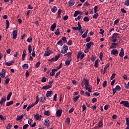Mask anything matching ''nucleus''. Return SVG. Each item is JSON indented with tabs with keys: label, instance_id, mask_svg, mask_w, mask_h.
Wrapping results in <instances>:
<instances>
[{
	"label": "nucleus",
	"instance_id": "1",
	"mask_svg": "<svg viewBox=\"0 0 129 129\" xmlns=\"http://www.w3.org/2000/svg\"><path fill=\"white\" fill-rule=\"evenodd\" d=\"M73 30L74 31H78L79 33H84L85 31L82 29V27H81V25H80V22H78V26L72 27Z\"/></svg>",
	"mask_w": 129,
	"mask_h": 129
},
{
	"label": "nucleus",
	"instance_id": "2",
	"mask_svg": "<svg viewBox=\"0 0 129 129\" xmlns=\"http://www.w3.org/2000/svg\"><path fill=\"white\" fill-rule=\"evenodd\" d=\"M85 88L86 90H88V92H92L91 90H92V88L89 87V80L88 79L85 80Z\"/></svg>",
	"mask_w": 129,
	"mask_h": 129
},
{
	"label": "nucleus",
	"instance_id": "3",
	"mask_svg": "<svg viewBox=\"0 0 129 129\" xmlns=\"http://www.w3.org/2000/svg\"><path fill=\"white\" fill-rule=\"evenodd\" d=\"M120 89H121V88H120V86L118 85H117L116 86V87L115 88L113 89V90H113V95H114V94H115V93L116 92V90L117 91H120Z\"/></svg>",
	"mask_w": 129,
	"mask_h": 129
},
{
	"label": "nucleus",
	"instance_id": "4",
	"mask_svg": "<svg viewBox=\"0 0 129 129\" xmlns=\"http://www.w3.org/2000/svg\"><path fill=\"white\" fill-rule=\"evenodd\" d=\"M120 104H123L126 107H129V103L127 101H122L120 103Z\"/></svg>",
	"mask_w": 129,
	"mask_h": 129
},
{
	"label": "nucleus",
	"instance_id": "5",
	"mask_svg": "<svg viewBox=\"0 0 129 129\" xmlns=\"http://www.w3.org/2000/svg\"><path fill=\"white\" fill-rule=\"evenodd\" d=\"M85 56V55H84V54H82V52L80 51L78 52V55H77L78 59H79V58H80V59H82L83 58H84Z\"/></svg>",
	"mask_w": 129,
	"mask_h": 129
},
{
	"label": "nucleus",
	"instance_id": "6",
	"mask_svg": "<svg viewBox=\"0 0 129 129\" xmlns=\"http://www.w3.org/2000/svg\"><path fill=\"white\" fill-rule=\"evenodd\" d=\"M50 54H51V50L49 49V47H47L46 51L45 52L44 54V56H50Z\"/></svg>",
	"mask_w": 129,
	"mask_h": 129
},
{
	"label": "nucleus",
	"instance_id": "7",
	"mask_svg": "<svg viewBox=\"0 0 129 129\" xmlns=\"http://www.w3.org/2000/svg\"><path fill=\"white\" fill-rule=\"evenodd\" d=\"M7 72L6 71V70L3 69L2 72L0 73V76L2 78H5V76H6V73Z\"/></svg>",
	"mask_w": 129,
	"mask_h": 129
},
{
	"label": "nucleus",
	"instance_id": "8",
	"mask_svg": "<svg viewBox=\"0 0 129 129\" xmlns=\"http://www.w3.org/2000/svg\"><path fill=\"white\" fill-rule=\"evenodd\" d=\"M62 110H57L56 114L57 117H60L62 115Z\"/></svg>",
	"mask_w": 129,
	"mask_h": 129
},
{
	"label": "nucleus",
	"instance_id": "9",
	"mask_svg": "<svg viewBox=\"0 0 129 129\" xmlns=\"http://www.w3.org/2000/svg\"><path fill=\"white\" fill-rule=\"evenodd\" d=\"M111 54H112V55H116L118 54V50L117 49H113L111 51Z\"/></svg>",
	"mask_w": 129,
	"mask_h": 129
},
{
	"label": "nucleus",
	"instance_id": "10",
	"mask_svg": "<svg viewBox=\"0 0 129 129\" xmlns=\"http://www.w3.org/2000/svg\"><path fill=\"white\" fill-rule=\"evenodd\" d=\"M44 123L46 126H50V121L48 119H45Z\"/></svg>",
	"mask_w": 129,
	"mask_h": 129
},
{
	"label": "nucleus",
	"instance_id": "11",
	"mask_svg": "<svg viewBox=\"0 0 129 129\" xmlns=\"http://www.w3.org/2000/svg\"><path fill=\"white\" fill-rule=\"evenodd\" d=\"M53 94V91H48L46 92V97H51V95Z\"/></svg>",
	"mask_w": 129,
	"mask_h": 129
},
{
	"label": "nucleus",
	"instance_id": "12",
	"mask_svg": "<svg viewBox=\"0 0 129 129\" xmlns=\"http://www.w3.org/2000/svg\"><path fill=\"white\" fill-rule=\"evenodd\" d=\"M92 45H94V43L92 42H90L89 43H87L86 47L88 49H90Z\"/></svg>",
	"mask_w": 129,
	"mask_h": 129
},
{
	"label": "nucleus",
	"instance_id": "13",
	"mask_svg": "<svg viewBox=\"0 0 129 129\" xmlns=\"http://www.w3.org/2000/svg\"><path fill=\"white\" fill-rule=\"evenodd\" d=\"M6 100H7V98H6V97L2 98L0 100L1 105H3V104H4V103L6 102Z\"/></svg>",
	"mask_w": 129,
	"mask_h": 129
},
{
	"label": "nucleus",
	"instance_id": "14",
	"mask_svg": "<svg viewBox=\"0 0 129 129\" xmlns=\"http://www.w3.org/2000/svg\"><path fill=\"white\" fill-rule=\"evenodd\" d=\"M124 55V51L123 50V48H122L121 49L120 52L119 54V56H120V57H121V58H122Z\"/></svg>",
	"mask_w": 129,
	"mask_h": 129
},
{
	"label": "nucleus",
	"instance_id": "15",
	"mask_svg": "<svg viewBox=\"0 0 129 129\" xmlns=\"http://www.w3.org/2000/svg\"><path fill=\"white\" fill-rule=\"evenodd\" d=\"M116 45H117V43H115V42L112 43L111 46L109 48V49H115L116 48V47L115 46H116Z\"/></svg>",
	"mask_w": 129,
	"mask_h": 129
},
{
	"label": "nucleus",
	"instance_id": "16",
	"mask_svg": "<svg viewBox=\"0 0 129 129\" xmlns=\"http://www.w3.org/2000/svg\"><path fill=\"white\" fill-rule=\"evenodd\" d=\"M75 4V1L74 0H70L69 2V6H70L71 7H72V6H74Z\"/></svg>",
	"mask_w": 129,
	"mask_h": 129
},
{
	"label": "nucleus",
	"instance_id": "17",
	"mask_svg": "<svg viewBox=\"0 0 129 129\" xmlns=\"http://www.w3.org/2000/svg\"><path fill=\"white\" fill-rule=\"evenodd\" d=\"M58 10V9L57 8V7H56V6H53L52 8H51V12L52 13H56V12H57V10Z\"/></svg>",
	"mask_w": 129,
	"mask_h": 129
},
{
	"label": "nucleus",
	"instance_id": "18",
	"mask_svg": "<svg viewBox=\"0 0 129 129\" xmlns=\"http://www.w3.org/2000/svg\"><path fill=\"white\" fill-rule=\"evenodd\" d=\"M26 55H27V50H26V49H24L22 54V60H25V57H26Z\"/></svg>",
	"mask_w": 129,
	"mask_h": 129
},
{
	"label": "nucleus",
	"instance_id": "19",
	"mask_svg": "<svg viewBox=\"0 0 129 129\" xmlns=\"http://www.w3.org/2000/svg\"><path fill=\"white\" fill-rule=\"evenodd\" d=\"M45 100H46V96H42V97L40 98V101L42 103H44Z\"/></svg>",
	"mask_w": 129,
	"mask_h": 129
},
{
	"label": "nucleus",
	"instance_id": "20",
	"mask_svg": "<svg viewBox=\"0 0 129 129\" xmlns=\"http://www.w3.org/2000/svg\"><path fill=\"white\" fill-rule=\"evenodd\" d=\"M51 87H52V85L44 86L42 87V89L43 90L49 89V88H51Z\"/></svg>",
	"mask_w": 129,
	"mask_h": 129
},
{
	"label": "nucleus",
	"instance_id": "21",
	"mask_svg": "<svg viewBox=\"0 0 129 129\" xmlns=\"http://www.w3.org/2000/svg\"><path fill=\"white\" fill-rule=\"evenodd\" d=\"M57 69H53L52 70L51 72L50 73V76H54V75L55 74V72L57 71Z\"/></svg>",
	"mask_w": 129,
	"mask_h": 129
},
{
	"label": "nucleus",
	"instance_id": "22",
	"mask_svg": "<svg viewBox=\"0 0 129 129\" xmlns=\"http://www.w3.org/2000/svg\"><path fill=\"white\" fill-rule=\"evenodd\" d=\"M56 28V24H53V25H52L50 27V30L51 31H53L55 30V29Z\"/></svg>",
	"mask_w": 129,
	"mask_h": 129
},
{
	"label": "nucleus",
	"instance_id": "23",
	"mask_svg": "<svg viewBox=\"0 0 129 129\" xmlns=\"http://www.w3.org/2000/svg\"><path fill=\"white\" fill-rule=\"evenodd\" d=\"M34 105H35V104H32L28 106L26 109L27 111H29V110H30V109H31V108H32V107H34Z\"/></svg>",
	"mask_w": 129,
	"mask_h": 129
},
{
	"label": "nucleus",
	"instance_id": "24",
	"mask_svg": "<svg viewBox=\"0 0 129 129\" xmlns=\"http://www.w3.org/2000/svg\"><path fill=\"white\" fill-rule=\"evenodd\" d=\"M23 117H24V115H21V116H18L16 119L17 121L19 120H21V119H23Z\"/></svg>",
	"mask_w": 129,
	"mask_h": 129
},
{
	"label": "nucleus",
	"instance_id": "25",
	"mask_svg": "<svg viewBox=\"0 0 129 129\" xmlns=\"http://www.w3.org/2000/svg\"><path fill=\"white\" fill-rule=\"evenodd\" d=\"M23 68L24 69H28L29 68V64L28 63H24L22 66Z\"/></svg>",
	"mask_w": 129,
	"mask_h": 129
},
{
	"label": "nucleus",
	"instance_id": "26",
	"mask_svg": "<svg viewBox=\"0 0 129 129\" xmlns=\"http://www.w3.org/2000/svg\"><path fill=\"white\" fill-rule=\"evenodd\" d=\"M14 63V60H12L10 62H6V65H7V66H11V65H13Z\"/></svg>",
	"mask_w": 129,
	"mask_h": 129
},
{
	"label": "nucleus",
	"instance_id": "27",
	"mask_svg": "<svg viewBox=\"0 0 129 129\" xmlns=\"http://www.w3.org/2000/svg\"><path fill=\"white\" fill-rule=\"evenodd\" d=\"M34 118H35L36 120H38V119H40V115H39V114L36 113L34 115Z\"/></svg>",
	"mask_w": 129,
	"mask_h": 129
},
{
	"label": "nucleus",
	"instance_id": "28",
	"mask_svg": "<svg viewBox=\"0 0 129 129\" xmlns=\"http://www.w3.org/2000/svg\"><path fill=\"white\" fill-rule=\"evenodd\" d=\"M14 104L13 101H11L10 102H8L6 104V106H10V105H12V104Z\"/></svg>",
	"mask_w": 129,
	"mask_h": 129
},
{
	"label": "nucleus",
	"instance_id": "29",
	"mask_svg": "<svg viewBox=\"0 0 129 129\" xmlns=\"http://www.w3.org/2000/svg\"><path fill=\"white\" fill-rule=\"evenodd\" d=\"M12 92H10L9 93L7 97V100H10V99H11V96H12Z\"/></svg>",
	"mask_w": 129,
	"mask_h": 129
},
{
	"label": "nucleus",
	"instance_id": "30",
	"mask_svg": "<svg viewBox=\"0 0 129 129\" xmlns=\"http://www.w3.org/2000/svg\"><path fill=\"white\" fill-rule=\"evenodd\" d=\"M27 41L28 43H32V42H33V38L30 37L27 39Z\"/></svg>",
	"mask_w": 129,
	"mask_h": 129
},
{
	"label": "nucleus",
	"instance_id": "31",
	"mask_svg": "<svg viewBox=\"0 0 129 129\" xmlns=\"http://www.w3.org/2000/svg\"><path fill=\"white\" fill-rule=\"evenodd\" d=\"M94 66L96 68H97V67H98V59H96L95 60Z\"/></svg>",
	"mask_w": 129,
	"mask_h": 129
},
{
	"label": "nucleus",
	"instance_id": "32",
	"mask_svg": "<svg viewBox=\"0 0 129 129\" xmlns=\"http://www.w3.org/2000/svg\"><path fill=\"white\" fill-rule=\"evenodd\" d=\"M99 16V15H98V13H96L95 15L93 16V19H97L98 17Z\"/></svg>",
	"mask_w": 129,
	"mask_h": 129
},
{
	"label": "nucleus",
	"instance_id": "33",
	"mask_svg": "<svg viewBox=\"0 0 129 129\" xmlns=\"http://www.w3.org/2000/svg\"><path fill=\"white\" fill-rule=\"evenodd\" d=\"M80 97V95H78L74 98V102H76L77 101V100Z\"/></svg>",
	"mask_w": 129,
	"mask_h": 129
},
{
	"label": "nucleus",
	"instance_id": "34",
	"mask_svg": "<svg viewBox=\"0 0 129 129\" xmlns=\"http://www.w3.org/2000/svg\"><path fill=\"white\" fill-rule=\"evenodd\" d=\"M84 22H89V18H88L87 16H86L83 19Z\"/></svg>",
	"mask_w": 129,
	"mask_h": 129
},
{
	"label": "nucleus",
	"instance_id": "35",
	"mask_svg": "<svg viewBox=\"0 0 129 129\" xmlns=\"http://www.w3.org/2000/svg\"><path fill=\"white\" fill-rule=\"evenodd\" d=\"M63 48L64 50V53H67V51H68V46L64 45Z\"/></svg>",
	"mask_w": 129,
	"mask_h": 129
},
{
	"label": "nucleus",
	"instance_id": "36",
	"mask_svg": "<svg viewBox=\"0 0 129 129\" xmlns=\"http://www.w3.org/2000/svg\"><path fill=\"white\" fill-rule=\"evenodd\" d=\"M6 29H9L10 27V21L9 20H6Z\"/></svg>",
	"mask_w": 129,
	"mask_h": 129
},
{
	"label": "nucleus",
	"instance_id": "37",
	"mask_svg": "<svg viewBox=\"0 0 129 129\" xmlns=\"http://www.w3.org/2000/svg\"><path fill=\"white\" fill-rule=\"evenodd\" d=\"M18 36L17 33H13V39H17V37Z\"/></svg>",
	"mask_w": 129,
	"mask_h": 129
},
{
	"label": "nucleus",
	"instance_id": "38",
	"mask_svg": "<svg viewBox=\"0 0 129 129\" xmlns=\"http://www.w3.org/2000/svg\"><path fill=\"white\" fill-rule=\"evenodd\" d=\"M28 124H29L30 125H32V124H33V119H29L28 120Z\"/></svg>",
	"mask_w": 129,
	"mask_h": 129
},
{
	"label": "nucleus",
	"instance_id": "39",
	"mask_svg": "<svg viewBox=\"0 0 129 129\" xmlns=\"http://www.w3.org/2000/svg\"><path fill=\"white\" fill-rule=\"evenodd\" d=\"M118 34L117 33H114L112 37V39H113V38H118Z\"/></svg>",
	"mask_w": 129,
	"mask_h": 129
},
{
	"label": "nucleus",
	"instance_id": "40",
	"mask_svg": "<svg viewBox=\"0 0 129 129\" xmlns=\"http://www.w3.org/2000/svg\"><path fill=\"white\" fill-rule=\"evenodd\" d=\"M79 14V13H78V11H76L75 12L74 14V17L75 18H76V17H77V16H78Z\"/></svg>",
	"mask_w": 129,
	"mask_h": 129
},
{
	"label": "nucleus",
	"instance_id": "41",
	"mask_svg": "<svg viewBox=\"0 0 129 129\" xmlns=\"http://www.w3.org/2000/svg\"><path fill=\"white\" fill-rule=\"evenodd\" d=\"M115 75H116L115 73H113L112 74V76L110 78L111 80H113V79L115 78Z\"/></svg>",
	"mask_w": 129,
	"mask_h": 129
},
{
	"label": "nucleus",
	"instance_id": "42",
	"mask_svg": "<svg viewBox=\"0 0 129 129\" xmlns=\"http://www.w3.org/2000/svg\"><path fill=\"white\" fill-rule=\"evenodd\" d=\"M28 50L29 53H32V46L31 45L28 46Z\"/></svg>",
	"mask_w": 129,
	"mask_h": 129
},
{
	"label": "nucleus",
	"instance_id": "43",
	"mask_svg": "<svg viewBox=\"0 0 129 129\" xmlns=\"http://www.w3.org/2000/svg\"><path fill=\"white\" fill-rule=\"evenodd\" d=\"M125 6H126V7L129 6V0H126L124 2Z\"/></svg>",
	"mask_w": 129,
	"mask_h": 129
},
{
	"label": "nucleus",
	"instance_id": "44",
	"mask_svg": "<svg viewBox=\"0 0 129 129\" xmlns=\"http://www.w3.org/2000/svg\"><path fill=\"white\" fill-rule=\"evenodd\" d=\"M103 125V124L102 123V120H101L99 122V125L98 126L99 127H101Z\"/></svg>",
	"mask_w": 129,
	"mask_h": 129
},
{
	"label": "nucleus",
	"instance_id": "45",
	"mask_svg": "<svg viewBox=\"0 0 129 129\" xmlns=\"http://www.w3.org/2000/svg\"><path fill=\"white\" fill-rule=\"evenodd\" d=\"M59 58H60V54L56 55L54 58V61H57V60H58V59H59Z\"/></svg>",
	"mask_w": 129,
	"mask_h": 129
},
{
	"label": "nucleus",
	"instance_id": "46",
	"mask_svg": "<svg viewBox=\"0 0 129 129\" xmlns=\"http://www.w3.org/2000/svg\"><path fill=\"white\" fill-rule=\"evenodd\" d=\"M107 84V82L106 81H104L103 83L102 86L103 87H105Z\"/></svg>",
	"mask_w": 129,
	"mask_h": 129
},
{
	"label": "nucleus",
	"instance_id": "47",
	"mask_svg": "<svg viewBox=\"0 0 129 129\" xmlns=\"http://www.w3.org/2000/svg\"><path fill=\"white\" fill-rule=\"evenodd\" d=\"M10 79L7 78L5 80V84H9V83L10 82Z\"/></svg>",
	"mask_w": 129,
	"mask_h": 129
},
{
	"label": "nucleus",
	"instance_id": "48",
	"mask_svg": "<svg viewBox=\"0 0 129 129\" xmlns=\"http://www.w3.org/2000/svg\"><path fill=\"white\" fill-rule=\"evenodd\" d=\"M46 81H47V78H46L45 77H43L41 79V82H46Z\"/></svg>",
	"mask_w": 129,
	"mask_h": 129
},
{
	"label": "nucleus",
	"instance_id": "49",
	"mask_svg": "<svg viewBox=\"0 0 129 129\" xmlns=\"http://www.w3.org/2000/svg\"><path fill=\"white\" fill-rule=\"evenodd\" d=\"M57 45H59L60 46H63V42H62V40H59L57 42Z\"/></svg>",
	"mask_w": 129,
	"mask_h": 129
},
{
	"label": "nucleus",
	"instance_id": "50",
	"mask_svg": "<svg viewBox=\"0 0 129 129\" xmlns=\"http://www.w3.org/2000/svg\"><path fill=\"white\" fill-rule=\"evenodd\" d=\"M102 57H103V53H102V52H101L99 55V58L100 60H102Z\"/></svg>",
	"mask_w": 129,
	"mask_h": 129
},
{
	"label": "nucleus",
	"instance_id": "51",
	"mask_svg": "<svg viewBox=\"0 0 129 129\" xmlns=\"http://www.w3.org/2000/svg\"><path fill=\"white\" fill-rule=\"evenodd\" d=\"M94 14H96L97 13V6H96L94 8Z\"/></svg>",
	"mask_w": 129,
	"mask_h": 129
},
{
	"label": "nucleus",
	"instance_id": "52",
	"mask_svg": "<svg viewBox=\"0 0 129 129\" xmlns=\"http://www.w3.org/2000/svg\"><path fill=\"white\" fill-rule=\"evenodd\" d=\"M45 115H47V116H49L50 115V113H49V111H45L44 112Z\"/></svg>",
	"mask_w": 129,
	"mask_h": 129
},
{
	"label": "nucleus",
	"instance_id": "53",
	"mask_svg": "<svg viewBox=\"0 0 129 129\" xmlns=\"http://www.w3.org/2000/svg\"><path fill=\"white\" fill-rule=\"evenodd\" d=\"M119 23V19H116V20L114 21V25H116V24H118Z\"/></svg>",
	"mask_w": 129,
	"mask_h": 129
},
{
	"label": "nucleus",
	"instance_id": "54",
	"mask_svg": "<svg viewBox=\"0 0 129 129\" xmlns=\"http://www.w3.org/2000/svg\"><path fill=\"white\" fill-rule=\"evenodd\" d=\"M86 80V79H84L83 80V81L82 82V87H83V86H84V83H85V81Z\"/></svg>",
	"mask_w": 129,
	"mask_h": 129
},
{
	"label": "nucleus",
	"instance_id": "55",
	"mask_svg": "<svg viewBox=\"0 0 129 129\" xmlns=\"http://www.w3.org/2000/svg\"><path fill=\"white\" fill-rule=\"evenodd\" d=\"M124 87L125 88H126V89H129V82H128L127 85H126V84L125 83Z\"/></svg>",
	"mask_w": 129,
	"mask_h": 129
},
{
	"label": "nucleus",
	"instance_id": "56",
	"mask_svg": "<svg viewBox=\"0 0 129 129\" xmlns=\"http://www.w3.org/2000/svg\"><path fill=\"white\" fill-rule=\"evenodd\" d=\"M27 127H29V124H26L23 126V129H27Z\"/></svg>",
	"mask_w": 129,
	"mask_h": 129
},
{
	"label": "nucleus",
	"instance_id": "57",
	"mask_svg": "<svg viewBox=\"0 0 129 129\" xmlns=\"http://www.w3.org/2000/svg\"><path fill=\"white\" fill-rule=\"evenodd\" d=\"M87 37V33H85L84 34L82 35V38H86Z\"/></svg>",
	"mask_w": 129,
	"mask_h": 129
},
{
	"label": "nucleus",
	"instance_id": "58",
	"mask_svg": "<svg viewBox=\"0 0 129 129\" xmlns=\"http://www.w3.org/2000/svg\"><path fill=\"white\" fill-rule=\"evenodd\" d=\"M41 64V62H40L39 61L37 62L36 64H35V67L38 68V67H39V66H40V64Z\"/></svg>",
	"mask_w": 129,
	"mask_h": 129
},
{
	"label": "nucleus",
	"instance_id": "59",
	"mask_svg": "<svg viewBox=\"0 0 129 129\" xmlns=\"http://www.w3.org/2000/svg\"><path fill=\"white\" fill-rule=\"evenodd\" d=\"M126 125L129 126V118H126Z\"/></svg>",
	"mask_w": 129,
	"mask_h": 129
},
{
	"label": "nucleus",
	"instance_id": "60",
	"mask_svg": "<svg viewBox=\"0 0 129 129\" xmlns=\"http://www.w3.org/2000/svg\"><path fill=\"white\" fill-rule=\"evenodd\" d=\"M92 102H93V103H94L95 102H96V101H97V99H96V98H94L92 99Z\"/></svg>",
	"mask_w": 129,
	"mask_h": 129
},
{
	"label": "nucleus",
	"instance_id": "61",
	"mask_svg": "<svg viewBox=\"0 0 129 129\" xmlns=\"http://www.w3.org/2000/svg\"><path fill=\"white\" fill-rule=\"evenodd\" d=\"M109 106V105H105L104 106V109L105 110H107L108 109V107Z\"/></svg>",
	"mask_w": 129,
	"mask_h": 129
},
{
	"label": "nucleus",
	"instance_id": "62",
	"mask_svg": "<svg viewBox=\"0 0 129 129\" xmlns=\"http://www.w3.org/2000/svg\"><path fill=\"white\" fill-rule=\"evenodd\" d=\"M68 45H71L73 44L72 40H70L67 43Z\"/></svg>",
	"mask_w": 129,
	"mask_h": 129
},
{
	"label": "nucleus",
	"instance_id": "63",
	"mask_svg": "<svg viewBox=\"0 0 129 129\" xmlns=\"http://www.w3.org/2000/svg\"><path fill=\"white\" fill-rule=\"evenodd\" d=\"M67 20H68V15H66L63 17V21H67Z\"/></svg>",
	"mask_w": 129,
	"mask_h": 129
},
{
	"label": "nucleus",
	"instance_id": "64",
	"mask_svg": "<svg viewBox=\"0 0 129 129\" xmlns=\"http://www.w3.org/2000/svg\"><path fill=\"white\" fill-rule=\"evenodd\" d=\"M12 127V124H8L7 125V129H10Z\"/></svg>",
	"mask_w": 129,
	"mask_h": 129
}]
</instances>
